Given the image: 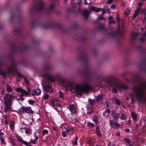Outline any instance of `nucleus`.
<instances>
[{
    "label": "nucleus",
    "instance_id": "f257e3e1",
    "mask_svg": "<svg viewBox=\"0 0 146 146\" xmlns=\"http://www.w3.org/2000/svg\"><path fill=\"white\" fill-rule=\"evenodd\" d=\"M133 92L131 94L132 102L135 99L139 101L146 100L145 93L146 92V86H138L134 87Z\"/></svg>",
    "mask_w": 146,
    "mask_h": 146
},
{
    "label": "nucleus",
    "instance_id": "f03ea898",
    "mask_svg": "<svg viewBox=\"0 0 146 146\" xmlns=\"http://www.w3.org/2000/svg\"><path fill=\"white\" fill-rule=\"evenodd\" d=\"M92 88V87L90 85L88 82L87 81H84L81 84L76 85L74 90L76 93L80 94L82 93H88Z\"/></svg>",
    "mask_w": 146,
    "mask_h": 146
},
{
    "label": "nucleus",
    "instance_id": "7ed1b4c3",
    "mask_svg": "<svg viewBox=\"0 0 146 146\" xmlns=\"http://www.w3.org/2000/svg\"><path fill=\"white\" fill-rule=\"evenodd\" d=\"M106 83L110 87H112V91L113 92L116 93L118 90H120L123 89L127 88L126 87L120 84L119 83L115 81H113L111 80L108 79L106 80Z\"/></svg>",
    "mask_w": 146,
    "mask_h": 146
},
{
    "label": "nucleus",
    "instance_id": "20e7f679",
    "mask_svg": "<svg viewBox=\"0 0 146 146\" xmlns=\"http://www.w3.org/2000/svg\"><path fill=\"white\" fill-rule=\"evenodd\" d=\"M48 68L46 66V79H47L50 81L53 82L58 80L60 76L58 74H56L53 76L50 73H48Z\"/></svg>",
    "mask_w": 146,
    "mask_h": 146
},
{
    "label": "nucleus",
    "instance_id": "39448f33",
    "mask_svg": "<svg viewBox=\"0 0 146 146\" xmlns=\"http://www.w3.org/2000/svg\"><path fill=\"white\" fill-rule=\"evenodd\" d=\"M17 65L16 63H13L8 68V71L9 73L12 74H13L14 71H15L16 72L17 75L21 77L22 76L21 74L17 70Z\"/></svg>",
    "mask_w": 146,
    "mask_h": 146
},
{
    "label": "nucleus",
    "instance_id": "423d86ee",
    "mask_svg": "<svg viewBox=\"0 0 146 146\" xmlns=\"http://www.w3.org/2000/svg\"><path fill=\"white\" fill-rule=\"evenodd\" d=\"M27 89L28 90L27 91L23 89L17 88L16 89V91L17 92H21V95L22 97L24 96H28L29 95L31 90L28 87L27 88Z\"/></svg>",
    "mask_w": 146,
    "mask_h": 146
},
{
    "label": "nucleus",
    "instance_id": "0eeeda50",
    "mask_svg": "<svg viewBox=\"0 0 146 146\" xmlns=\"http://www.w3.org/2000/svg\"><path fill=\"white\" fill-rule=\"evenodd\" d=\"M4 97L5 98L4 102L11 104L12 103L13 101L15 100L16 98L15 96L12 95H10L8 94H5Z\"/></svg>",
    "mask_w": 146,
    "mask_h": 146
},
{
    "label": "nucleus",
    "instance_id": "6e6552de",
    "mask_svg": "<svg viewBox=\"0 0 146 146\" xmlns=\"http://www.w3.org/2000/svg\"><path fill=\"white\" fill-rule=\"evenodd\" d=\"M49 104L55 109H57V108H59L60 109H61V106L58 104V101L57 100H52L49 103Z\"/></svg>",
    "mask_w": 146,
    "mask_h": 146
},
{
    "label": "nucleus",
    "instance_id": "1a4fd4ad",
    "mask_svg": "<svg viewBox=\"0 0 146 146\" xmlns=\"http://www.w3.org/2000/svg\"><path fill=\"white\" fill-rule=\"evenodd\" d=\"M22 112H25L29 113H32L33 112L31 110L30 107H23L21 109Z\"/></svg>",
    "mask_w": 146,
    "mask_h": 146
},
{
    "label": "nucleus",
    "instance_id": "9d476101",
    "mask_svg": "<svg viewBox=\"0 0 146 146\" xmlns=\"http://www.w3.org/2000/svg\"><path fill=\"white\" fill-rule=\"evenodd\" d=\"M110 123L112 127H123L122 125H120L117 123H115L112 120H110Z\"/></svg>",
    "mask_w": 146,
    "mask_h": 146
},
{
    "label": "nucleus",
    "instance_id": "9b49d317",
    "mask_svg": "<svg viewBox=\"0 0 146 146\" xmlns=\"http://www.w3.org/2000/svg\"><path fill=\"white\" fill-rule=\"evenodd\" d=\"M44 3L42 1H40V3L39 5L38 8V11H43L44 10Z\"/></svg>",
    "mask_w": 146,
    "mask_h": 146
},
{
    "label": "nucleus",
    "instance_id": "f8f14e48",
    "mask_svg": "<svg viewBox=\"0 0 146 146\" xmlns=\"http://www.w3.org/2000/svg\"><path fill=\"white\" fill-rule=\"evenodd\" d=\"M41 91L38 88L34 89L33 91L32 95L38 96L40 94Z\"/></svg>",
    "mask_w": 146,
    "mask_h": 146
},
{
    "label": "nucleus",
    "instance_id": "ddd939ff",
    "mask_svg": "<svg viewBox=\"0 0 146 146\" xmlns=\"http://www.w3.org/2000/svg\"><path fill=\"white\" fill-rule=\"evenodd\" d=\"M111 114H112L113 116V119L115 121H117L118 120V118H120L121 116V114L120 113H118L117 114H116L115 113L114 111H112Z\"/></svg>",
    "mask_w": 146,
    "mask_h": 146
},
{
    "label": "nucleus",
    "instance_id": "4468645a",
    "mask_svg": "<svg viewBox=\"0 0 146 146\" xmlns=\"http://www.w3.org/2000/svg\"><path fill=\"white\" fill-rule=\"evenodd\" d=\"M68 108L70 112L73 113L75 114L76 113V110L73 104L71 105L68 107Z\"/></svg>",
    "mask_w": 146,
    "mask_h": 146
},
{
    "label": "nucleus",
    "instance_id": "2eb2a0df",
    "mask_svg": "<svg viewBox=\"0 0 146 146\" xmlns=\"http://www.w3.org/2000/svg\"><path fill=\"white\" fill-rule=\"evenodd\" d=\"M90 9L91 11H93L97 12L100 11L102 10V9L100 8H96L94 6L91 7L90 8Z\"/></svg>",
    "mask_w": 146,
    "mask_h": 146
},
{
    "label": "nucleus",
    "instance_id": "dca6fc26",
    "mask_svg": "<svg viewBox=\"0 0 146 146\" xmlns=\"http://www.w3.org/2000/svg\"><path fill=\"white\" fill-rule=\"evenodd\" d=\"M52 92V89L51 86L48 84L46 85V92H49L50 93Z\"/></svg>",
    "mask_w": 146,
    "mask_h": 146
},
{
    "label": "nucleus",
    "instance_id": "f3484780",
    "mask_svg": "<svg viewBox=\"0 0 146 146\" xmlns=\"http://www.w3.org/2000/svg\"><path fill=\"white\" fill-rule=\"evenodd\" d=\"M141 9V8H140L139 7L137 8L133 14V17L134 18L136 17L138 15V14L139 13Z\"/></svg>",
    "mask_w": 146,
    "mask_h": 146
},
{
    "label": "nucleus",
    "instance_id": "a211bd4d",
    "mask_svg": "<svg viewBox=\"0 0 146 146\" xmlns=\"http://www.w3.org/2000/svg\"><path fill=\"white\" fill-rule=\"evenodd\" d=\"M112 100L114 104H115L118 105H120V101L117 99L115 98H112Z\"/></svg>",
    "mask_w": 146,
    "mask_h": 146
},
{
    "label": "nucleus",
    "instance_id": "6ab92c4d",
    "mask_svg": "<svg viewBox=\"0 0 146 146\" xmlns=\"http://www.w3.org/2000/svg\"><path fill=\"white\" fill-rule=\"evenodd\" d=\"M131 115L134 121H135L137 119V115L136 113L133 112L131 113Z\"/></svg>",
    "mask_w": 146,
    "mask_h": 146
},
{
    "label": "nucleus",
    "instance_id": "aec40b11",
    "mask_svg": "<svg viewBox=\"0 0 146 146\" xmlns=\"http://www.w3.org/2000/svg\"><path fill=\"white\" fill-rule=\"evenodd\" d=\"M104 97V96L102 95H101L98 96L96 98V100L97 102H99L101 101L103 99Z\"/></svg>",
    "mask_w": 146,
    "mask_h": 146
},
{
    "label": "nucleus",
    "instance_id": "412c9836",
    "mask_svg": "<svg viewBox=\"0 0 146 146\" xmlns=\"http://www.w3.org/2000/svg\"><path fill=\"white\" fill-rule=\"evenodd\" d=\"M93 121L96 124H97L99 121L98 117L96 116H94L93 117Z\"/></svg>",
    "mask_w": 146,
    "mask_h": 146
},
{
    "label": "nucleus",
    "instance_id": "4be33fe9",
    "mask_svg": "<svg viewBox=\"0 0 146 146\" xmlns=\"http://www.w3.org/2000/svg\"><path fill=\"white\" fill-rule=\"evenodd\" d=\"M5 105V108L8 110H10L11 108V106L12 104L10 103H8L6 102H4Z\"/></svg>",
    "mask_w": 146,
    "mask_h": 146
},
{
    "label": "nucleus",
    "instance_id": "5701e85b",
    "mask_svg": "<svg viewBox=\"0 0 146 146\" xmlns=\"http://www.w3.org/2000/svg\"><path fill=\"white\" fill-rule=\"evenodd\" d=\"M6 89L7 92H11L12 91L11 87L8 85H7L6 86Z\"/></svg>",
    "mask_w": 146,
    "mask_h": 146
},
{
    "label": "nucleus",
    "instance_id": "b1692460",
    "mask_svg": "<svg viewBox=\"0 0 146 146\" xmlns=\"http://www.w3.org/2000/svg\"><path fill=\"white\" fill-rule=\"evenodd\" d=\"M88 11L87 9H85L83 11L82 14L86 17L88 16Z\"/></svg>",
    "mask_w": 146,
    "mask_h": 146
},
{
    "label": "nucleus",
    "instance_id": "393cba45",
    "mask_svg": "<svg viewBox=\"0 0 146 146\" xmlns=\"http://www.w3.org/2000/svg\"><path fill=\"white\" fill-rule=\"evenodd\" d=\"M35 139L32 140V139H31V142L32 143L34 144H35L36 143V141L38 139V136H35Z\"/></svg>",
    "mask_w": 146,
    "mask_h": 146
},
{
    "label": "nucleus",
    "instance_id": "a878e982",
    "mask_svg": "<svg viewBox=\"0 0 146 146\" xmlns=\"http://www.w3.org/2000/svg\"><path fill=\"white\" fill-rule=\"evenodd\" d=\"M96 134L99 137H100L101 135L99 128H96Z\"/></svg>",
    "mask_w": 146,
    "mask_h": 146
},
{
    "label": "nucleus",
    "instance_id": "bb28decb",
    "mask_svg": "<svg viewBox=\"0 0 146 146\" xmlns=\"http://www.w3.org/2000/svg\"><path fill=\"white\" fill-rule=\"evenodd\" d=\"M106 11H107L108 13H110L109 9L108 7H106V8L104 9H103L102 11V13L104 14Z\"/></svg>",
    "mask_w": 146,
    "mask_h": 146
},
{
    "label": "nucleus",
    "instance_id": "cd10ccee",
    "mask_svg": "<svg viewBox=\"0 0 146 146\" xmlns=\"http://www.w3.org/2000/svg\"><path fill=\"white\" fill-rule=\"evenodd\" d=\"M121 116L120 118L121 119L124 120L127 118V116L124 114L121 113Z\"/></svg>",
    "mask_w": 146,
    "mask_h": 146
},
{
    "label": "nucleus",
    "instance_id": "c85d7f7f",
    "mask_svg": "<svg viewBox=\"0 0 146 146\" xmlns=\"http://www.w3.org/2000/svg\"><path fill=\"white\" fill-rule=\"evenodd\" d=\"M42 84L44 90L46 91V83L44 80H43L42 82Z\"/></svg>",
    "mask_w": 146,
    "mask_h": 146
},
{
    "label": "nucleus",
    "instance_id": "c756f323",
    "mask_svg": "<svg viewBox=\"0 0 146 146\" xmlns=\"http://www.w3.org/2000/svg\"><path fill=\"white\" fill-rule=\"evenodd\" d=\"M124 140L127 144H130V143L131 142V141L129 139L127 138H124Z\"/></svg>",
    "mask_w": 146,
    "mask_h": 146
},
{
    "label": "nucleus",
    "instance_id": "7c9ffc66",
    "mask_svg": "<svg viewBox=\"0 0 146 146\" xmlns=\"http://www.w3.org/2000/svg\"><path fill=\"white\" fill-rule=\"evenodd\" d=\"M15 123L14 121H11L10 127L11 128H13L15 127Z\"/></svg>",
    "mask_w": 146,
    "mask_h": 146
},
{
    "label": "nucleus",
    "instance_id": "2f4dec72",
    "mask_svg": "<svg viewBox=\"0 0 146 146\" xmlns=\"http://www.w3.org/2000/svg\"><path fill=\"white\" fill-rule=\"evenodd\" d=\"M78 139V138L77 136L75 137V139L74 141H72V143L73 145H76L77 144V141Z\"/></svg>",
    "mask_w": 146,
    "mask_h": 146
},
{
    "label": "nucleus",
    "instance_id": "473e14b6",
    "mask_svg": "<svg viewBox=\"0 0 146 146\" xmlns=\"http://www.w3.org/2000/svg\"><path fill=\"white\" fill-rule=\"evenodd\" d=\"M87 125L89 127H94V124L92 123L88 122L87 123Z\"/></svg>",
    "mask_w": 146,
    "mask_h": 146
},
{
    "label": "nucleus",
    "instance_id": "72a5a7b5",
    "mask_svg": "<svg viewBox=\"0 0 146 146\" xmlns=\"http://www.w3.org/2000/svg\"><path fill=\"white\" fill-rule=\"evenodd\" d=\"M143 36V37H142L140 39V40L141 42H143L145 40L144 37H146V32H145V33L144 34Z\"/></svg>",
    "mask_w": 146,
    "mask_h": 146
},
{
    "label": "nucleus",
    "instance_id": "f704fd0d",
    "mask_svg": "<svg viewBox=\"0 0 146 146\" xmlns=\"http://www.w3.org/2000/svg\"><path fill=\"white\" fill-rule=\"evenodd\" d=\"M88 102L91 105L93 104L94 103V101L93 100L91 99H89L88 100Z\"/></svg>",
    "mask_w": 146,
    "mask_h": 146
},
{
    "label": "nucleus",
    "instance_id": "c9c22d12",
    "mask_svg": "<svg viewBox=\"0 0 146 146\" xmlns=\"http://www.w3.org/2000/svg\"><path fill=\"white\" fill-rule=\"evenodd\" d=\"M110 112V110L108 109H106V111L104 112L103 115L104 116L107 115L106 113H108Z\"/></svg>",
    "mask_w": 146,
    "mask_h": 146
},
{
    "label": "nucleus",
    "instance_id": "e433bc0d",
    "mask_svg": "<svg viewBox=\"0 0 146 146\" xmlns=\"http://www.w3.org/2000/svg\"><path fill=\"white\" fill-rule=\"evenodd\" d=\"M92 110H93L92 108H88L87 113H88L90 114L92 112Z\"/></svg>",
    "mask_w": 146,
    "mask_h": 146
},
{
    "label": "nucleus",
    "instance_id": "4c0bfd02",
    "mask_svg": "<svg viewBox=\"0 0 146 146\" xmlns=\"http://www.w3.org/2000/svg\"><path fill=\"white\" fill-rule=\"evenodd\" d=\"M0 139L2 143H3L5 145H6V143L4 141V139L3 137H1Z\"/></svg>",
    "mask_w": 146,
    "mask_h": 146
},
{
    "label": "nucleus",
    "instance_id": "58836bf2",
    "mask_svg": "<svg viewBox=\"0 0 146 146\" xmlns=\"http://www.w3.org/2000/svg\"><path fill=\"white\" fill-rule=\"evenodd\" d=\"M73 130L72 129V128H69L68 129H66V131L67 132L69 133H73L72 131H73Z\"/></svg>",
    "mask_w": 146,
    "mask_h": 146
},
{
    "label": "nucleus",
    "instance_id": "ea45409f",
    "mask_svg": "<svg viewBox=\"0 0 146 146\" xmlns=\"http://www.w3.org/2000/svg\"><path fill=\"white\" fill-rule=\"evenodd\" d=\"M31 130L30 129H28L25 131V132L27 134L31 133Z\"/></svg>",
    "mask_w": 146,
    "mask_h": 146
},
{
    "label": "nucleus",
    "instance_id": "a19ab883",
    "mask_svg": "<svg viewBox=\"0 0 146 146\" xmlns=\"http://www.w3.org/2000/svg\"><path fill=\"white\" fill-rule=\"evenodd\" d=\"M59 97L61 98H63V94L61 91L59 93Z\"/></svg>",
    "mask_w": 146,
    "mask_h": 146
},
{
    "label": "nucleus",
    "instance_id": "79ce46f5",
    "mask_svg": "<svg viewBox=\"0 0 146 146\" xmlns=\"http://www.w3.org/2000/svg\"><path fill=\"white\" fill-rule=\"evenodd\" d=\"M28 102L29 104L31 105H33L34 103L35 102L34 100H29Z\"/></svg>",
    "mask_w": 146,
    "mask_h": 146
},
{
    "label": "nucleus",
    "instance_id": "37998d69",
    "mask_svg": "<svg viewBox=\"0 0 146 146\" xmlns=\"http://www.w3.org/2000/svg\"><path fill=\"white\" fill-rule=\"evenodd\" d=\"M115 22L114 20H110L109 21V23L110 24H111V23H113L115 24Z\"/></svg>",
    "mask_w": 146,
    "mask_h": 146
},
{
    "label": "nucleus",
    "instance_id": "c03bdc74",
    "mask_svg": "<svg viewBox=\"0 0 146 146\" xmlns=\"http://www.w3.org/2000/svg\"><path fill=\"white\" fill-rule=\"evenodd\" d=\"M61 127L62 128H68V127L67 125H66L65 124H64L62 125Z\"/></svg>",
    "mask_w": 146,
    "mask_h": 146
},
{
    "label": "nucleus",
    "instance_id": "a18cd8bd",
    "mask_svg": "<svg viewBox=\"0 0 146 146\" xmlns=\"http://www.w3.org/2000/svg\"><path fill=\"white\" fill-rule=\"evenodd\" d=\"M62 135L64 137H65L66 136V132L65 131H63L62 132Z\"/></svg>",
    "mask_w": 146,
    "mask_h": 146
},
{
    "label": "nucleus",
    "instance_id": "49530a36",
    "mask_svg": "<svg viewBox=\"0 0 146 146\" xmlns=\"http://www.w3.org/2000/svg\"><path fill=\"white\" fill-rule=\"evenodd\" d=\"M6 73L5 72H2L1 73V74L2 76H5L6 75Z\"/></svg>",
    "mask_w": 146,
    "mask_h": 146
},
{
    "label": "nucleus",
    "instance_id": "de8ad7c7",
    "mask_svg": "<svg viewBox=\"0 0 146 146\" xmlns=\"http://www.w3.org/2000/svg\"><path fill=\"white\" fill-rule=\"evenodd\" d=\"M117 18H116V20L117 21L119 22L120 21V19L119 17V15L118 14H117L116 15Z\"/></svg>",
    "mask_w": 146,
    "mask_h": 146
},
{
    "label": "nucleus",
    "instance_id": "09e8293b",
    "mask_svg": "<svg viewBox=\"0 0 146 146\" xmlns=\"http://www.w3.org/2000/svg\"><path fill=\"white\" fill-rule=\"evenodd\" d=\"M111 8L112 9H115V4H113L111 6Z\"/></svg>",
    "mask_w": 146,
    "mask_h": 146
},
{
    "label": "nucleus",
    "instance_id": "8fccbe9b",
    "mask_svg": "<svg viewBox=\"0 0 146 146\" xmlns=\"http://www.w3.org/2000/svg\"><path fill=\"white\" fill-rule=\"evenodd\" d=\"M25 82L26 83V84H29V82L28 80L27 79L25 78H24Z\"/></svg>",
    "mask_w": 146,
    "mask_h": 146
},
{
    "label": "nucleus",
    "instance_id": "3c124183",
    "mask_svg": "<svg viewBox=\"0 0 146 146\" xmlns=\"http://www.w3.org/2000/svg\"><path fill=\"white\" fill-rule=\"evenodd\" d=\"M113 0H108L107 2V3L108 4H110L112 3Z\"/></svg>",
    "mask_w": 146,
    "mask_h": 146
},
{
    "label": "nucleus",
    "instance_id": "603ef678",
    "mask_svg": "<svg viewBox=\"0 0 146 146\" xmlns=\"http://www.w3.org/2000/svg\"><path fill=\"white\" fill-rule=\"evenodd\" d=\"M98 19H101V20H103V19H105L104 17L102 16H101L99 17H98Z\"/></svg>",
    "mask_w": 146,
    "mask_h": 146
},
{
    "label": "nucleus",
    "instance_id": "864d4df0",
    "mask_svg": "<svg viewBox=\"0 0 146 146\" xmlns=\"http://www.w3.org/2000/svg\"><path fill=\"white\" fill-rule=\"evenodd\" d=\"M84 4L85 5H87V4H89L90 3V2L89 3H88L87 2V1H86V0H84Z\"/></svg>",
    "mask_w": 146,
    "mask_h": 146
},
{
    "label": "nucleus",
    "instance_id": "5fc2aeb1",
    "mask_svg": "<svg viewBox=\"0 0 146 146\" xmlns=\"http://www.w3.org/2000/svg\"><path fill=\"white\" fill-rule=\"evenodd\" d=\"M23 143L24 144L26 145L27 146H28V145H27V142L26 141H23Z\"/></svg>",
    "mask_w": 146,
    "mask_h": 146
},
{
    "label": "nucleus",
    "instance_id": "6e6d98bb",
    "mask_svg": "<svg viewBox=\"0 0 146 146\" xmlns=\"http://www.w3.org/2000/svg\"><path fill=\"white\" fill-rule=\"evenodd\" d=\"M137 35V34L136 33H133L132 35V37L133 38L135 36Z\"/></svg>",
    "mask_w": 146,
    "mask_h": 146
},
{
    "label": "nucleus",
    "instance_id": "4d7b16f0",
    "mask_svg": "<svg viewBox=\"0 0 146 146\" xmlns=\"http://www.w3.org/2000/svg\"><path fill=\"white\" fill-rule=\"evenodd\" d=\"M54 7V5H51L50 7V9H52Z\"/></svg>",
    "mask_w": 146,
    "mask_h": 146
},
{
    "label": "nucleus",
    "instance_id": "13d9d810",
    "mask_svg": "<svg viewBox=\"0 0 146 146\" xmlns=\"http://www.w3.org/2000/svg\"><path fill=\"white\" fill-rule=\"evenodd\" d=\"M142 5V3L141 2H139L138 3V5L139 6H141Z\"/></svg>",
    "mask_w": 146,
    "mask_h": 146
},
{
    "label": "nucleus",
    "instance_id": "bf43d9fd",
    "mask_svg": "<svg viewBox=\"0 0 146 146\" xmlns=\"http://www.w3.org/2000/svg\"><path fill=\"white\" fill-rule=\"evenodd\" d=\"M45 133H46V129H45V130H44L43 131V134L44 135Z\"/></svg>",
    "mask_w": 146,
    "mask_h": 146
},
{
    "label": "nucleus",
    "instance_id": "052dcab7",
    "mask_svg": "<svg viewBox=\"0 0 146 146\" xmlns=\"http://www.w3.org/2000/svg\"><path fill=\"white\" fill-rule=\"evenodd\" d=\"M117 136H119L120 135V133L119 132H117L116 134Z\"/></svg>",
    "mask_w": 146,
    "mask_h": 146
},
{
    "label": "nucleus",
    "instance_id": "680f3d73",
    "mask_svg": "<svg viewBox=\"0 0 146 146\" xmlns=\"http://www.w3.org/2000/svg\"><path fill=\"white\" fill-rule=\"evenodd\" d=\"M125 131L127 132H129V129L127 128L125 129Z\"/></svg>",
    "mask_w": 146,
    "mask_h": 146
},
{
    "label": "nucleus",
    "instance_id": "e2e57ef3",
    "mask_svg": "<svg viewBox=\"0 0 146 146\" xmlns=\"http://www.w3.org/2000/svg\"><path fill=\"white\" fill-rule=\"evenodd\" d=\"M3 64V62H2L0 60V66H2Z\"/></svg>",
    "mask_w": 146,
    "mask_h": 146
},
{
    "label": "nucleus",
    "instance_id": "0e129e2a",
    "mask_svg": "<svg viewBox=\"0 0 146 146\" xmlns=\"http://www.w3.org/2000/svg\"><path fill=\"white\" fill-rule=\"evenodd\" d=\"M8 110L7 109H6V108H5L4 110V111L5 112H7V111Z\"/></svg>",
    "mask_w": 146,
    "mask_h": 146
},
{
    "label": "nucleus",
    "instance_id": "69168bd1",
    "mask_svg": "<svg viewBox=\"0 0 146 146\" xmlns=\"http://www.w3.org/2000/svg\"><path fill=\"white\" fill-rule=\"evenodd\" d=\"M112 17L111 16H110L109 17V21L110 20H111V19H112Z\"/></svg>",
    "mask_w": 146,
    "mask_h": 146
},
{
    "label": "nucleus",
    "instance_id": "338daca9",
    "mask_svg": "<svg viewBox=\"0 0 146 146\" xmlns=\"http://www.w3.org/2000/svg\"><path fill=\"white\" fill-rule=\"evenodd\" d=\"M91 141H88V143L90 145V144H91Z\"/></svg>",
    "mask_w": 146,
    "mask_h": 146
},
{
    "label": "nucleus",
    "instance_id": "774afa93",
    "mask_svg": "<svg viewBox=\"0 0 146 146\" xmlns=\"http://www.w3.org/2000/svg\"><path fill=\"white\" fill-rule=\"evenodd\" d=\"M122 5L123 6L125 5V3H123L122 4Z\"/></svg>",
    "mask_w": 146,
    "mask_h": 146
}]
</instances>
